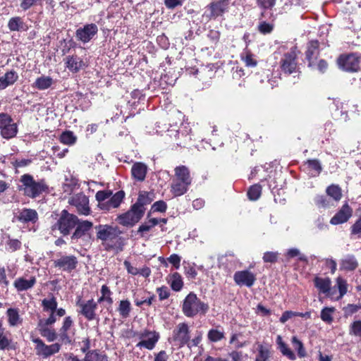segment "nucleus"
Wrapping results in <instances>:
<instances>
[{
    "instance_id": "nucleus-1",
    "label": "nucleus",
    "mask_w": 361,
    "mask_h": 361,
    "mask_svg": "<svg viewBox=\"0 0 361 361\" xmlns=\"http://www.w3.org/2000/svg\"><path fill=\"white\" fill-rule=\"evenodd\" d=\"M96 237L102 241L106 251L114 250L116 253L123 251L127 239L121 236L123 231L117 226L99 224L95 226Z\"/></svg>"
},
{
    "instance_id": "nucleus-2",
    "label": "nucleus",
    "mask_w": 361,
    "mask_h": 361,
    "mask_svg": "<svg viewBox=\"0 0 361 361\" xmlns=\"http://www.w3.org/2000/svg\"><path fill=\"white\" fill-rule=\"evenodd\" d=\"M20 182L19 190L30 198L35 199L49 192V185L44 178L36 180L31 174L25 173L20 176Z\"/></svg>"
},
{
    "instance_id": "nucleus-3",
    "label": "nucleus",
    "mask_w": 361,
    "mask_h": 361,
    "mask_svg": "<svg viewBox=\"0 0 361 361\" xmlns=\"http://www.w3.org/2000/svg\"><path fill=\"white\" fill-rule=\"evenodd\" d=\"M192 182V177L188 167L185 165L178 166L174 169L170 191L174 197L183 195L188 191Z\"/></svg>"
},
{
    "instance_id": "nucleus-4",
    "label": "nucleus",
    "mask_w": 361,
    "mask_h": 361,
    "mask_svg": "<svg viewBox=\"0 0 361 361\" xmlns=\"http://www.w3.org/2000/svg\"><path fill=\"white\" fill-rule=\"evenodd\" d=\"M78 224V217L70 213L66 209H63L55 218L54 223L51 226L52 232L58 231L63 237L71 235L73 230Z\"/></svg>"
},
{
    "instance_id": "nucleus-5",
    "label": "nucleus",
    "mask_w": 361,
    "mask_h": 361,
    "mask_svg": "<svg viewBox=\"0 0 361 361\" xmlns=\"http://www.w3.org/2000/svg\"><path fill=\"white\" fill-rule=\"evenodd\" d=\"M209 309V305L202 301L193 292H190L186 295L182 305L183 313L187 317L190 318L198 314L205 315Z\"/></svg>"
},
{
    "instance_id": "nucleus-6",
    "label": "nucleus",
    "mask_w": 361,
    "mask_h": 361,
    "mask_svg": "<svg viewBox=\"0 0 361 361\" xmlns=\"http://www.w3.org/2000/svg\"><path fill=\"white\" fill-rule=\"evenodd\" d=\"M190 338V331L189 326L185 322L178 324L172 332V336L169 338L170 343L181 348L186 345H189Z\"/></svg>"
},
{
    "instance_id": "nucleus-7",
    "label": "nucleus",
    "mask_w": 361,
    "mask_h": 361,
    "mask_svg": "<svg viewBox=\"0 0 361 361\" xmlns=\"http://www.w3.org/2000/svg\"><path fill=\"white\" fill-rule=\"evenodd\" d=\"M98 303L93 298L85 301L79 296L77 298L75 305L79 307L78 312L80 314L82 315L87 321H93L99 319L96 313Z\"/></svg>"
},
{
    "instance_id": "nucleus-8",
    "label": "nucleus",
    "mask_w": 361,
    "mask_h": 361,
    "mask_svg": "<svg viewBox=\"0 0 361 361\" xmlns=\"http://www.w3.org/2000/svg\"><path fill=\"white\" fill-rule=\"evenodd\" d=\"M144 216V214L136 207L131 205L130 209L116 218V221L125 227L132 228L137 224Z\"/></svg>"
},
{
    "instance_id": "nucleus-9",
    "label": "nucleus",
    "mask_w": 361,
    "mask_h": 361,
    "mask_svg": "<svg viewBox=\"0 0 361 361\" xmlns=\"http://www.w3.org/2000/svg\"><path fill=\"white\" fill-rule=\"evenodd\" d=\"M360 57L355 54H341L337 59V64L341 70L355 73L360 70Z\"/></svg>"
},
{
    "instance_id": "nucleus-10",
    "label": "nucleus",
    "mask_w": 361,
    "mask_h": 361,
    "mask_svg": "<svg viewBox=\"0 0 361 361\" xmlns=\"http://www.w3.org/2000/svg\"><path fill=\"white\" fill-rule=\"evenodd\" d=\"M59 258L53 261V266L54 268L71 273L74 271L78 265V259L77 257L73 255H62L61 252L57 254Z\"/></svg>"
},
{
    "instance_id": "nucleus-11",
    "label": "nucleus",
    "mask_w": 361,
    "mask_h": 361,
    "mask_svg": "<svg viewBox=\"0 0 361 361\" xmlns=\"http://www.w3.org/2000/svg\"><path fill=\"white\" fill-rule=\"evenodd\" d=\"M31 341L36 344L35 347L36 355L43 358L49 357L59 353L61 348V345L59 343L48 345L39 338L31 337Z\"/></svg>"
},
{
    "instance_id": "nucleus-12",
    "label": "nucleus",
    "mask_w": 361,
    "mask_h": 361,
    "mask_svg": "<svg viewBox=\"0 0 361 361\" xmlns=\"http://www.w3.org/2000/svg\"><path fill=\"white\" fill-rule=\"evenodd\" d=\"M18 126L11 116L6 113L0 114V134L5 139H11L16 136Z\"/></svg>"
},
{
    "instance_id": "nucleus-13",
    "label": "nucleus",
    "mask_w": 361,
    "mask_h": 361,
    "mask_svg": "<svg viewBox=\"0 0 361 361\" xmlns=\"http://www.w3.org/2000/svg\"><path fill=\"white\" fill-rule=\"evenodd\" d=\"M69 204L75 207L80 215L88 216L91 213L89 197L83 192L73 195L68 200Z\"/></svg>"
},
{
    "instance_id": "nucleus-14",
    "label": "nucleus",
    "mask_w": 361,
    "mask_h": 361,
    "mask_svg": "<svg viewBox=\"0 0 361 361\" xmlns=\"http://www.w3.org/2000/svg\"><path fill=\"white\" fill-rule=\"evenodd\" d=\"M191 129L186 127L179 130L171 129L168 130L169 136L173 140L175 144L180 147H187L191 144L192 136Z\"/></svg>"
},
{
    "instance_id": "nucleus-15",
    "label": "nucleus",
    "mask_w": 361,
    "mask_h": 361,
    "mask_svg": "<svg viewBox=\"0 0 361 361\" xmlns=\"http://www.w3.org/2000/svg\"><path fill=\"white\" fill-rule=\"evenodd\" d=\"M139 337L142 340L138 342L136 346L140 348H145L151 350L154 348L157 343L159 341L160 335L159 333L156 331L145 329L140 333Z\"/></svg>"
},
{
    "instance_id": "nucleus-16",
    "label": "nucleus",
    "mask_w": 361,
    "mask_h": 361,
    "mask_svg": "<svg viewBox=\"0 0 361 361\" xmlns=\"http://www.w3.org/2000/svg\"><path fill=\"white\" fill-rule=\"evenodd\" d=\"M280 66L282 71L286 74H291L296 72L298 68L297 54L292 50L286 53L282 57Z\"/></svg>"
},
{
    "instance_id": "nucleus-17",
    "label": "nucleus",
    "mask_w": 361,
    "mask_h": 361,
    "mask_svg": "<svg viewBox=\"0 0 361 361\" xmlns=\"http://www.w3.org/2000/svg\"><path fill=\"white\" fill-rule=\"evenodd\" d=\"M98 32V27L94 23L85 25L82 27L78 28L75 32V37L82 43H87Z\"/></svg>"
},
{
    "instance_id": "nucleus-18",
    "label": "nucleus",
    "mask_w": 361,
    "mask_h": 361,
    "mask_svg": "<svg viewBox=\"0 0 361 361\" xmlns=\"http://www.w3.org/2000/svg\"><path fill=\"white\" fill-rule=\"evenodd\" d=\"M233 280L238 286L250 288L255 284L257 279L256 275L250 271L242 270L235 272Z\"/></svg>"
},
{
    "instance_id": "nucleus-19",
    "label": "nucleus",
    "mask_w": 361,
    "mask_h": 361,
    "mask_svg": "<svg viewBox=\"0 0 361 361\" xmlns=\"http://www.w3.org/2000/svg\"><path fill=\"white\" fill-rule=\"evenodd\" d=\"M319 56V42L311 40L307 44L305 51V59L308 62L307 66L314 68L316 66V61Z\"/></svg>"
},
{
    "instance_id": "nucleus-20",
    "label": "nucleus",
    "mask_w": 361,
    "mask_h": 361,
    "mask_svg": "<svg viewBox=\"0 0 361 361\" xmlns=\"http://www.w3.org/2000/svg\"><path fill=\"white\" fill-rule=\"evenodd\" d=\"M142 100H145V95L141 94V92H125L117 104L121 106L125 104L129 106H135Z\"/></svg>"
},
{
    "instance_id": "nucleus-21",
    "label": "nucleus",
    "mask_w": 361,
    "mask_h": 361,
    "mask_svg": "<svg viewBox=\"0 0 361 361\" xmlns=\"http://www.w3.org/2000/svg\"><path fill=\"white\" fill-rule=\"evenodd\" d=\"M230 0H219L212 2L207 6L210 13L207 15L209 19H216L222 16L228 9Z\"/></svg>"
},
{
    "instance_id": "nucleus-22",
    "label": "nucleus",
    "mask_w": 361,
    "mask_h": 361,
    "mask_svg": "<svg viewBox=\"0 0 361 361\" xmlns=\"http://www.w3.org/2000/svg\"><path fill=\"white\" fill-rule=\"evenodd\" d=\"M15 218L22 224H35L38 221V214L35 209L23 208L18 210Z\"/></svg>"
},
{
    "instance_id": "nucleus-23",
    "label": "nucleus",
    "mask_w": 361,
    "mask_h": 361,
    "mask_svg": "<svg viewBox=\"0 0 361 361\" xmlns=\"http://www.w3.org/2000/svg\"><path fill=\"white\" fill-rule=\"evenodd\" d=\"M353 209L348 203L344 204L338 212L331 219L330 224L338 225L345 223L351 217Z\"/></svg>"
},
{
    "instance_id": "nucleus-24",
    "label": "nucleus",
    "mask_w": 361,
    "mask_h": 361,
    "mask_svg": "<svg viewBox=\"0 0 361 361\" xmlns=\"http://www.w3.org/2000/svg\"><path fill=\"white\" fill-rule=\"evenodd\" d=\"M154 198V193L153 192L140 191L137 201L132 205L139 209V211L145 215L146 210L145 207L151 204Z\"/></svg>"
},
{
    "instance_id": "nucleus-25",
    "label": "nucleus",
    "mask_w": 361,
    "mask_h": 361,
    "mask_svg": "<svg viewBox=\"0 0 361 361\" xmlns=\"http://www.w3.org/2000/svg\"><path fill=\"white\" fill-rule=\"evenodd\" d=\"M93 226V223L88 220H80L78 219V224L73 230L71 239L72 241L78 240V239L85 236L87 233L91 230Z\"/></svg>"
},
{
    "instance_id": "nucleus-26",
    "label": "nucleus",
    "mask_w": 361,
    "mask_h": 361,
    "mask_svg": "<svg viewBox=\"0 0 361 361\" xmlns=\"http://www.w3.org/2000/svg\"><path fill=\"white\" fill-rule=\"evenodd\" d=\"M340 270L343 271H354L359 267L356 257L353 254H348L341 259Z\"/></svg>"
},
{
    "instance_id": "nucleus-27",
    "label": "nucleus",
    "mask_w": 361,
    "mask_h": 361,
    "mask_svg": "<svg viewBox=\"0 0 361 361\" xmlns=\"http://www.w3.org/2000/svg\"><path fill=\"white\" fill-rule=\"evenodd\" d=\"M125 192L119 190L109 197L105 204H102V210L109 211L111 209L118 208L125 198Z\"/></svg>"
},
{
    "instance_id": "nucleus-28",
    "label": "nucleus",
    "mask_w": 361,
    "mask_h": 361,
    "mask_svg": "<svg viewBox=\"0 0 361 361\" xmlns=\"http://www.w3.org/2000/svg\"><path fill=\"white\" fill-rule=\"evenodd\" d=\"M147 173V165L142 162H135L131 168V175L137 181H143Z\"/></svg>"
},
{
    "instance_id": "nucleus-29",
    "label": "nucleus",
    "mask_w": 361,
    "mask_h": 361,
    "mask_svg": "<svg viewBox=\"0 0 361 361\" xmlns=\"http://www.w3.org/2000/svg\"><path fill=\"white\" fill-rule=\"evenodd\" d=\"M36 281L35 276H31L29 279L19 277L15 280L13 286L18 291H25L32 288L35 285Z\"/></svg>"
},
{
    "instance_id": "nucleus-30",
    "label": "nucleus",
    "mask_w": 361,
    "mask_h": 361,
    "mask_svg": "<svg viewBox=\"0 0 361 361\" xmlns=\"http://www.w3.org/2000/svg\"><path fill=\"white\" fill-rule=\"evenodd\" d=\"M65 61L66 68L73 73L78 72L85 66L83 61L77 55L68 56Z\"/></svg>"
},
{
    "instance_id": "nucleus-31",
    "label": "nucleus",
    "mask_w": 361,
    "mask_h": 361,
    "mask_svg": "<svg viewBox=\"0 0 361 361\" xmlns=\"http://www.w3.org/2000/svg\"><path fill=\"white\" fill-rule=\"evenodd\" d=\"M276 343L277 345V349L283 356H286L290 360H295L296 359L295 354L289 348L288 345L283 341L281 336H277Z\"/></svg>"
},
{
    "instance_id": "nucleus-32",
    "label": "nucleus",
    "mask_w": 361,
    "mask_h": 361,
    "mask_svg": "<svg viewBox=\"0 0 361 361\" xmlns=\"http://www.w3.org/2000/svg\"><path fill=\"white\" fill-rule=\"evenodd\" d=\"M257 354L255 361H270L271 357V346L269 345L257 344Z\"/></svg>"
},
{
    "instance_id": "nucleus-33",
    "label": "nucleus",
    "mask_w": 361,
    "mask_h": 361,
    "mask_svg": "<svg viewBox=\"0 0 361 361\" xmlns=\"http://www.w3.org/2000/svg\"><path fill=\"white\" fill-rule=\"evenodd\" d=\"M314 287L319 290L320 293H329L331 289V281L330 278H321L315 276L313 279Z\"/></svg>"
},
{
    "instance_id": "nucleus-34",
    "label": "nucleus",
    "mask_w": 361,
    "mask_h": 361,
    "mask_svg": "<svg viewBox=\"0 0 361 361\" xmlns=\"http://www.w3.org/2000/svg\"><path fill=\"white\" fill-rule=\"evenodd\" d=\"M18 79L16 71L12 70L0 77V90L6 88L8 86L14 84Z\"/></svg>"
},
{
    "instance_id": "nucleus-35",
    "label": "nucleus",
    "mask_w": 361,
    "mask_h": 361,
    "mask_svg": "<svg viewBox=\"0 0 361 361\" xmlns=\"http://www.w3.org/2000/svg\"><path fill=\"white\" fill-rule=\"evenodd\" d=\"M6 316L10 326H16L23 323V318L20 317L18 308H8L6 311Z\"/></svg>"
},
{
    "instance_id": "nucleus-36",
    "label": "nucleus",
    "mask_w": 361,
    "mask_h": 361,
    "mask_svg": "<svg viewBox=\"0 0 361 361\" xmlns=\"http://www.w3.org/2000/svg\"><path fill=\"white\" fill-rule=\"evenodd\" d=\"M37 329L42 336L45 338L48 342H53L57 338V334L54 329L49 328V326L37 323Z\"/></svg>"
},
{
    "instance_id": "nucleus-37",
    "label": "nucleus",
    "mask_w": 361,
    "mask_h": 361,
    "mask_svg": "<svg viewBox=\"0 0 361 361\" xmlns=\"http://www.w3.org/2000/svg\"><path fill=\"white\" fill-rule=\"evenodd\" d=\"M168 282L171 289L174 291H180L183 286V281L181 275L178 272H174L169 276Z\"/></svg>"
},
{
    "instance_id": "nucleus-38",
    "label": "nucleus",
    "mask_w": 361,
    "mask_h": 361,
    "mask_svg": "<svg viewBox=\"0 0 361 361\" xmlns=\"http://www.w3.org/2000/svg\"><path fill=\"white\" fill-rule=\"evenodd\" d=\"M8 29L13 31L26 30L27 26L20 17H13L8 23Z\"/></svg>"
},
{
    "instance_id": "nucleus-39",
    "label": "nucleus",
    "mask_w": 361,
    "mask_h": 361,
    "mask_svg": "<svg viewBox=\"0 0 361 361\" xmlns=\"http://www.w3.org/2000/svg\"><path fill=\"white\" fill-rule=\"evenodd\" d=\"M84 361H109L107 355L99 350H92L84 357Z\"/></svg>"
},
{
    "instance_id": "nucleus-40",
    "label": "nucleus",
    "mask_w": 361,
    "mask_h": 361,
    "mask_svg": "<svg viewBox=\"0 0 361 361\" xmlns=\"http://www.w3.org/2000/svg\"><path fill=\"white\" fill-rule=\"evenodd\" d=\"M51 297L49 299L44 298L42 300V307L45 312H54L56 310L58 306L56 298L53 294H51Z\"/></svg>"
},
{
    "instance_id": "nucleus-41",
    "label": "nucleus",
    "mask_w": 361,
    "mask_h": 361,
    "mask_svg": "<svg viewBox=\"0 0 361 361\" xmlns=\"http://www.w3.org/2000/svg\"><path fill=\"white\" fill-rule=\"evenodd\" d=\"M100 291L102 295L97 299V302L102 303L103 302H106L109 305H112L114 300L111 296L112 292L109 287H108L106 285H103L101 287Z\"/></svg>"
},
{
    "instance_id": "nucleus-42",
    "label": "nucleus",
    "mask_w": 361,
    "mask_h": 361,
    "mask_svg": "<svg viewBox=\"0 0 361 361\" xmlns=\"http://www.w3.org/2000/svg\"><path fill=\"white\" fill-rule=\"evenodd\" d=\"M131 304L128 300H122L119 302L117 311L123 318L129 317L131 312Z\"/></svg>"
},
{
    "instance_id": "nucleus-43",
    "label": "nucleus",
    "mask_w": 361,
    "mask_h": 361,
    "mask_svg": "<svg viewBox=\"0 0 361 361\" xmlns=\"http://www.w3.org/2000/svg\"><path fill=\"white\" fill-rule=\"evenodd\" d=\"M335 311L336 308L334 307H324L320 314L321 319L326 324H331L334 321L333 314Z\"/></svg>"
},
{
    "instance_id": "nucleus-44",
    "label": "nucleus",
    "mask_w": 361,
    "mask_h": 361,
    "mask_svg": "<svg viewBox=\"0 0 361 361\" xmlns=\"http://www.w3.org/2000/svg\"><path fill=\"white\" fill-rule=\"evenodd\" d=\"M327 196L332 197L335 201H339L342 197L341 188L338 185L332 184L326 190Z\"/></svg>"
},
{
    "instance_id": "nucleus-45",
    "label": "nucleus",
    "mask_w": 361,
    "mask_h": 361,
    "mask_svg": "<svg viewBox=\"0 0 361 361\" xmlns=\"http://www.w3.org/2000/svg\"><path fill=\"white\" fill-rule=\"evenodd\" d=\"M16 345L11 338H8L4 333H0V350H15Z\"/></svg>"
},
{
    "instance_id": "nucleus-46",
    "label": "nucleus",
    "mask_w": 361,
    "mask_h": 361,
    "mask_svg": "<svg viewBox=\"0 0 361 361\" xmlns=\"http://www.w3.org/2000/svg\"><path fill=\"white\" fill-rule=\"evenodd\" d=\"M225 338L224 331L218 329H211L207 333V338L212 343H217Z\"/></svg>"
},
{
    "instance_id": "nucleus-47",
    "label": "nucleus",
    "mask_w": 361,
    "mask_h": 361,
    "mask_svg": "<svg viewBox=\"0 0 361 361\" xmlns=\"http://www.w3.org/2000/svg\"><path fill=\"white\" fill-rule=\"evenodd\" d=\"M262 195V186L259 184L251 185L247 192V197L250 200L256 201Z\"/></svg>"
},
{
    "instance_id": "nucleus-48",
    "label": "nucleus",
    "mask_w": 361,
    "mask_h": 361,
    "mask_svg": "<svg viewBox=\"0 0 361 361\" xmlns=\"http://www.w3.org/2000/svg\"><path fill=\"white\" fill-rule=\"evenodd\" d=\"M112 195V191L109 190H99L95 195L96 200L98 202V207L102 209V204L106 203Z\"/></svg>"
},
{
    "instance_id": "nucleus-49",
    "label": "nucleus",
    "mask_w": 361,
    "mask_h": 361,
    "mask_svg": "<svg viewBox=\"0 0 361 361\" xmlns=\"http://www.w3.org/2000/svg\"><path fill=\"white\" fill-rule=\"evenodd\" d=\"M59 140L63 144L71 145L75 143L77 137L73 131L66 130L61 133Z\"/></svg>"
},
{
    "instance_id": "nucleus-50",
    "label": "nucleus",
    "mask_w": 361,
    "mask_h": 361,
    "mask_svg": "<svg viewBox=\"0 0 361 361\" xmlns=\"http://www.w3.org/2000/svg\"><path fill=\"white\" fill-rule=\"evenodd\" d=\"M53 80L49 76H42L38 78L34 85V87L44 90L49 88L52 84Z\"/></svg>"
},
{
    "instance_id": "nucleus-51",
    "label": "nucleus",
    "mask_w": 361,
    "mask_h": 361,
    "mask_svg": "<svg viewBox=\"0 0 361 361\" xmlns=\"http://www.w3.org/2000/svg\"><path fill=\"white\" fill-rule=\"evenodd\" d=\"M291 341L295 346L298 356L300 358L305 357L307 356V352L302 342L300 341L296 336H293Z\"/></svg>"
},
{
    "instance_id": "nucleus-52",
    "label": "nucleus",
    "mask_w": 361,
    "mask_h": 361,
    "mask_svg": "<svg viewBox=\"0 0 361 361\" xmlns=\"http://www.w3.org/2000/svg\"><path fill=\"white\" fill-rule=\"evenodd\" d=\"M314 202L318 208H328L331 205V200L327 195H317L314 198Z\"/></svg>"
},
{
    "instance_id": "nucleus-53",
    "label": "nucleus",
    "mask_w": 361,
    "mask_h": 361,
    "mask_svg": "<svg viewBox=\"0 0 361 361\" xmlns=\"http://www.w3.org/2000/svg\"><path fill=\"white\" fill-rule=\"evenodd\" d=\"M336 281V286L339 292L338 299H341L347 293L348 283L347 281L345 279L342 278L341 276L337 277Z\"/></svg>"
},
{
    "instance_id": "nucleus-54",
    "label": "nucleus",
    "mask_w": 361,
    "mask_h": 361,
    "mask_svg": "<svg viewBox=\"0 0 361 361\" xmlns=\"http://www.w3.org/2000/svg\"><path fill=\"white\" fill-rule=\"evenodd\" d=\"M167 207V204L164 200L157 201L152 205L151 209L147 214V217L149 218L152 212L164 213L166 212Z\"/></svg>"
},
{
    "instance_id": "nucleus-55",
    "label": "nucleus",
    "mask_w": 361,
    "mask_h": 361,
    "mask_svg": "<svg viewBox=\"0 0 361 361\" xmlns=\"http://www.w3.org/2000/svg\"><path fill=\"white\" fill-rule=\"evenodd\" d=\"M280 253L278 252L267 251L263 254L262 259L264 263L275 264L278 262Z\"/></svg>"
},
{
    "instance_id": "nucleus-56",
    "label": "nucleus",
    "mask_w": 361,
    "mask_h": 361,
    "mask_svg": "<svg viewBox=\"0 0 361 361\" xmlns=\"http://www.w3.org/2000/svg\"><path fill=\"white\" fill-rule=\"evenodd\" d=\"M274 27V25L271 23H267L266 21H260L258 26V31L263 35L270 34Z\"/></svg>"
},
{
    "instance_id": "nucleus-57",
    "label": "nucleus",
    "mask_w": 361,
    "mask_h": 361,
    "mask_svg": "<svg viewBox=\"0 0 361 361\" xmlns=\"http://www.w3.org/2000/svg\"><path fill=\"white\" fill-rule=\"evenodd\" d=\"M361 309V304H348L343 307V314L345 317L352 316Z\"/></svg>"
},
{
    "instance_id": "nucleus-58",
    "label": "nucleus",
    "mask_w": 361,
    "mask_h": 361,
    "mask_svg": "<svg viewBox=\"0 0 361 361\" xmlns=\"http://www.w3.org/2000/svg\"><path fill=\"white\" fill-rule=\"evenodd\" d=\"M6 249L11 252H16L21 248L22 243L18 239H13L8 237L6 243Z\"/></svg>"
},
{
    "instance_id": "nucleus-59",
    "label": "nucleus",
    "mask_w": 361,
    "mask_h": 361,
    "mask_svg": "<svg viewBox=\"0 0 361 361\" xmlns=\"http://www.w3.org/2000/svg\"><path fill=\"white\" fill-rule=\"evenodd\" d=\"M305 164L310 170L315 171L317 174H319L322 171L321 163L318 159H308Z\"/></svg>"
},
{
    "instance_id": "nucleus-60",
    "label": "nucleus",
    "mask_w": 361,
    "mask_h": 361,
    "mask_svg": "<svg viewBox=\"0 0 361 361\" xmlns=\"http://www.w3.org/2000/svg\"><path fill=\"white\" fill-rule=\"evenodd\" d=\"M242 336L241 333H235L231 336L229 343L234 344V347L236 349L242 348L247 345L246 341L240 342L238 341V337Z\"/></svg>"
},
{
    "instance_id": "nucleus-61",
    "label": "nucleus",
    "mask_w": 361,
    "mask_h": 361,
    "mask_svg": "<svg viewBox=\"0 0 361 361\" xmlns=\"http://www.w3.org/2000/svg\"><path fill=\"white\" fill-rule=\"evenodd\" d=\"M350 334L361 337V320L353 322L350 325Z\"/></svg>"
},
{
    "instance_id": "nucleus-62",
    "label": "nucleus",
    "mask_w": 361,
    "mask_h": 361,
    "mask_svg": "<svg viewBox=\"0 0 361 361\" xmlns=\"http://www.w3.org/2000/svg\"><path fill=\"white\" fill-rule=\"evenodd\" d=\"M74 325V322L73 319L71 316L66 317L62 322V325L59 330L61 331H71V330L73 329Z\"/></svg>"
},
{
    "instance_id": "nucleus-63",
    "label": "nucleus",
    "mask_w": 361,
    "mask_h": 361,
    "mask_svg": "<svg viewBox=\"0 0 361 361\" xmlns=\"http://www.w3.org/2000/svg\"><path fill=\"white\" fill-rule=\"evenodd\" d=\"M184 274L188 279H195L197 275V271L194 266L188 264L184 267Z\"/></svg>"
},
{
    "instance_id": "nucleus-64",
    "label": "nucleus",
    "mask_w": 361,
    "mask_h": 361,
    "mask_svg": "<svg viewBox=\"0 0 361 361\" xmlns=\"http://www.w3.org/2000/svg\"><path fill=\"white\" fill-rule=\"evenodd\" d=\"M242 59L248 67H255L257 64V60L251 53H247L245 56H242Z\"/></svg>"
}]
</instances>
